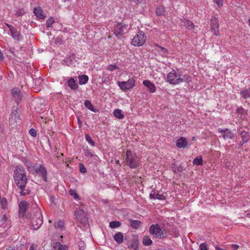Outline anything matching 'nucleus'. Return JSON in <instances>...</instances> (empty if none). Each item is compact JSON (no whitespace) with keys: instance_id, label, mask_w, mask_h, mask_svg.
Instances as JSON below:
<instances>
[{"instance_id":"40","label":"nucleus","mask_w":250,"mask_h":250,"mask_svg":"<svg viewBox=\"0 0 250 250\" xmlns=\"http://www.w3.org/2000/svg\"><path fill=\"white\" fill-rule=\"evenodd\" d=\"M84 154L87 157L92 158L94 155V153L90 149H86L84 150Z\"/></svg>"},{"instance_id":"36","label":"nucleus","mask_w":250,"mask_h":250,"mask_svg":"<svg viewBox=\"0 0 250 250\" xmlns=\"http://www.w3.org/2000/svg\"><path fill=\"white\" fill-rule=\"evenodd\" d=\"M54 22H55V21L54 20V18L52 17L50 18L49 19H48L46 21V27L48 28L51 27V26Z\"/></svg>"},{"instance_id":"30","label":"nucleus","mask_w":250,"mask_h":250,"mask_svg":"<svg viewBox=\"0 0 250 250\" xmlns=\"http://www.w3.org/2000/svg\"><path fill=\"white\" fill-rule=\"evenodd\" d=\"M193 164L197 166H202L203 165V160L201 156L196 157L193 161Z\"/></svg>"},{"instance_id":"51","label":"nucleus","mask_w":250,"mask_h":250,"mask_svg":"<svg viewBox=\"0 0 250 250\" xmlns=\"http://www.w3.org/2000/svg\"><path fill=\"white\" fill-rule=\"evenodd\" d=\"M42 84V80L39 79L35 81V85H37L38 87L40 86Z\"/></svg>"},{"instance_id":"26","label":"nucleus","mask_w":250,"mask_h":250,"mask_svg":"<svg viewBox=\"0 0 250 250\" xmlns=\"http://www.w3.org/2000/svg\"><path fill=\"white\" fill-rule=\"evenodd\" d=\"M79 80L80 84H84L87 82L88 77L85 75H81L79 77Z\"/></svg>"},{"instance_id":"45","label":"nucleus","mask_w":250,"mask_h":250,"mask_svg":"<svg viewBox=\"0 0 250 250\" xmlns=\"http://www.w3.org/2000/svg\"><path fill=\"white\" fill-rule=\"evenodd\" d=\"M154 195V199L164 200L165 199L164 196L162 194H160L159 193H155V195Z\"/></svg>"},{"instance_id":"4","label":"nucleus","mask_w":250,"mask_h":250,"mask_svg":"<svg viewBox=\"0 0 250 250\" xmlns=\"http://www.w3.org/2000/svg\"><path fill=\"white\" fill-rule=\"evenodd\" d=\"M32 225L34 229H38L43 223L42 213L40 209H37L32 217Z\"/></svg>"},{"instance_id":"39","label":"nucleus","mask_w":250,"mask_h":250,"mask_svg":"<svg viewBox=\"0 0 250 250\" xmlns=\"http://www.w3.org/2000/svg\"><path fill=\"white\" fill-rule=\"evenodd\" d=\"M25 14V11L23 9H18L15 10V15L18 16H21Z\"/></svg>"},{"instance_id":"10","label":"nucleus","mask_w":250,"mask_h":250,"mask_svg":"<svg viewBox=\"0 0 250 250\" xmlns=\"http://www.w3.org/2000/svg\"><path fill=\"white\" fill-rule=\"evenodd\" d=\"M19 207L20 217L25 216L27 209L29 207V203L27 201H22L20 203Z\"/></svg>"},{"instance_id":"43","label":"nucleus","mask_w":250,"mask_h":250,"mask_svg":"<svg viewBox=\"0 0 250 250\" xmlns=\"http://www.w3.org/2000/svg\"><path fill=\"white\" fill-rule=\"evenodd\" d=\"M118 66L115 64H110L107 66V69L110 71H113L114 70L117 69Z\"/></svg>"},{"instance_id":"13","label":"nucleus","mask_w":250,"mask_h":250,"mask_svg":"<svg viewBox=\"0 0 250 250\" xmlns=\"http://www.w3.org/2000/svg\"><path fill=\"white\" fill-rule=\"evenodd\" d=\"M210 26L212 31L215 35L219 34V24L216 18H214L211 20Z\"/></svg>"},{"instance_id":"57","label":"nucleus","mask_w":250,"mask_h":250,"mask_svg":"<svg viewBox=\"0 0 250 250\" xmlns=\"http://www.w3.org/2000/svg\"><path fill=\"white\" fill-rule=\"evenodd\" d=\"M155 195V193L154 192H153V193H151L150 194V195H149V197H150V198L151 199H154V196H155V195Z\"/></svg>"},{"instance_id":"5","label":"nucleus","mask_w":250,"mask_h":250,"mask_svg":"<svg viewBox=\"0 0 250 250\" xmlns=\"http://www.w3.org/2000/svg\"><path fill=\"white\" fill-rule=\"evenodd\" d=\"M146 37L142 31L138 32L132 39L131 43L136 46H142L145 42Z\"/></svg>"},{"instance_id":"49","label":"nucleus","mask_w":250,"mask_h":250,"mask_svg":"<svg viewBox=\"0 0 250 250\" xmlns=\"http://www.w3.org/2000/svg\"><path fill=\"white\" fill-rule=\"evenodd\" d=\"M155 46L159 47L161 49V50L163 52V53H164V55L167 52V49L165 48L164 47L160 46L157 44H155Z\"/></svg>"},{"instance_id":"48","label":"nucleus","mask_w":250,"mask_h":250,"mask_svg":"<svg viewBox=\"0 0 250 250\" xmlns=\"http://www.w3.org/2000/svg\"><path fill=\"white\" fill-rule=\"evenodd\" d=\"M29 133L33 137H36L37 136V131L34 128L30 129Z\"/></svg>"},{"instance_id":"23","label":"nucleus","mask_w":250,"mask_h":250,"mask_svg":"<svg viewBox=\"0 0 250 250\" xmlns=\"http://www.w3.org/2000/svg\"><path fill=\"white\" fill-rule=\"evenodd\" d=\"M240 94L244 99L250 98V88L241 91Z\"/></svg>"},{"instance_id":"12","label":"nucleus","mask_w":250,"mask_h":250,"mask_svg":"<svg viewBox=\"0 0 250 250\" xmlns=\"http://www.w3.org/2000/svg\"><path fill=\"white\" fill-rule=\"evenodd\" d=\"M35 171L37 173H39L40 174L45 182H47V170L46 168L42 165H40L39 167H36L35 169Z\"/></svg>"},{"instance_id":"34","label":"nucleus","mask_w":250,"mask_h":250,"mask_svg":"<svg viewBox=\"0 0 250 250\" xmlns=\"http://www.w3.org/2000/svg\"><path fill=\"white\" fill-rule=\"evenodd\" d=\"M121 224L119 221H113L109 223V227L111 228H116L120 227Z\"/></svg>"},{"instance_id":"1","label":"nucleus","mask_w":250,"mask_h":250,"mask_svg":"<svg viewBox=\"0 0 250 250\" xmlns=\"http://www.w3.org/2000/svg\"><path fill=\"white\" fill-rule=\"evenodd\" d=\"M14 182L16 185L21 189L20 194L22 196H26L30 194V191L26 189L27 176L26 172L23 167H18L14 171Z\"/></svg>"},{"instance_id":"35","label":"nucleus","mask_w":250,"mask_h":250,"mask_svg":"<svg viewBox=\"0 0 250 250\" xmlns=\"http://www.w3.org/2000/svg\"><path fill=\"white\" fill-rule=\"evenodd\" d=\"M172 168L175 172H181L183 171V167L181 166H177L173 165Z\"/></svg>"},{"instance_id":"46","label":"nucleus","mask_w":250,"mask_h":250,"mask_svg":"<svg viewBox=\"0 0 250 250\" xmlns=\"http://www.w3.org/2000/svg\"><path fill=\"white\" fill-rule=\"evenodd\" d=\"M199 249L200 250H208L207 245L206 243H202L200 245Z\"/></svg>"},{"instance_id":"31","label":"nucleus","mask_w":250,"mask_h":250,"mask_svg":"<svg viewBox=\"0 0 250 250\" xmlns=\"http://www.w3.org/2000/svg\"><path fill=\"white\" fill-rule=\"evenodd\" d=\"M191 81V78L187 75H184L182 77H181V80L179 81V83L183 82L186 83H189Z\"/></svg>"},{"instance_id":"56","label":"nucleus","mask_w":250,"mask_h":250,"mask_svg":"<svg viewBox=\"0 0 250 250\" xmlns=\"http://www.w3.org/2000/svg\"><path fill=\"white\" fill-rule=\"evenodd\" d=\"M7 219V218L5 215H4L2 218V221L5 222Z\"/></svg>"},{"instance_id":"14","label":"nucleus","mask_w":250,"mask_h":250,"mask_svg":"<svg viewBox=\"0 0 250 250\" xmlns=\"http://www.w3.org/2000/svg\"><path fill=\"white\" fill-rule=\"evenodd\" d=\"M188 146V142L185 137H181L177 141L176 146L178 148H186Z\"/></svg>"},{"instance_id":"59","label":"nucleus","mask_w":250,"mask_h":250,"mask_svg":"<svg viewBox=\"0 0 250 250\" xmlns=\"http://www.w3.org/2000/svg\"><path fill=\"white\" fill-rule=\"evenodd\" d=\"M215 250H226L225 249H223L220 248H219L218 246H216L215 247Z\"/></svg>"},{"instance_id":"50","label":"nucleus","mask_w":250,"mask_h":250,"mask_svg":"<svg viewBox=\"0 0 250 250\" xmlns=\"http://www.w3.org/2000/svg\"><path fill=\"white\" fill-rule=\"evenodd\" d=\"M85 244L83 242H80L79 244V247L80 248V250H83L84 249Z\"/></svg>"},{"instance_id":"64","label":"nucleus","mask_w":250,"mask_h":250,"mask_svg":"<svg viewBox=\"0 0 250 250\" xmlns=\"http://www.w3.org/2000/svg\"><path fill=\"white\" fill-rule=\"evenodd\" d=\"M194 139H195V137H193V138H192V140H194Z\"/></svg>"},{"instance_id":"2","label":"nucleus","mask_w":250,"mask_h":250,"mask_svg":"<svg viewBox=\"0 0 250 250\" xmlns=\"http://www.w3.org/2000/svg\"><path fill=\"white\" fill-rule=\"evenodd\" d=\"M125 163L131 168H136L139 165V158L131 151L127 150L126 152Z\"/></svg>"},{"instance_id":"62","label":"nucleus","mask_w":250,"mask_h":250,"mask_svg":"<svg viewBox=\"0 0 250 250\" xmlns=\"http://www.w3.org/2000/svg\"><path fill=\"white\" fill-rule=\"evenodd\" d=\"M6 250H15L14 249H12L11 248H9L8 249H6Z\"/></svg>"},{"instance_id":"53","label":"nucleus","mask_w":250,"mask_h":250,"mask_svg":"<svg viewBox=\"0 0 250 250\" xmlns=\"http://www.w3.org/2000/svg\"><path fill=\"white\" fill-rule=\"evenodd\" d=\"M109 82V78L108 77H103L102 79V82L104 83H107Z\"/></svg>"},{"instance_id":"20","label":"nucleus","mask_w":250,"mask_h":250,"mask_svg":"<svg viewBox=\"0 0 250 250\" xmlns=\"http://www.w3.org/2000/svg\"><path fill=\"white\" fill-rule=\"evenodd\" d=\"M240 136L242 138V141L241 142V145H242L244 143H247L249 141L250 138V136L248 133L246 131H243L240 134Z\"/></svg>"},{"instance_id":"44","label":"nucleus","mask_w":250,"mask_h":250,"mask_svg":"<svg viewBox=\"0 0 250 250\" xmlns=\"http://www.w3.org/2000/svg\"><path fill=\"white\" fill-rule=\"evenodd\" d=\"M69 193L70 194L73 196V197L75 198V199H78L79 198V196H78V195L77 194V193L75 192V190H72V189H71L69 190Z\"/></svg>"},{"instance_id":"47","label":"nucleus","mask_w":250,"mask_h":250,"mask_svg":"<svg viewBox=\"0 0 250 250\" xmlns=\"http://www.w3.org/2000/svg\"><path fill=\"white\" fill-rule=\"evenodd\" d=\"M214 2L216 3V4L219 7L223 6V0H213Z\"/></svg>"},{"instance_id":"9","label":"nucleus","mask_w":250,"mask_h":250,"mask_svg":"<svg viewBox=\"0 0 250 250\" xmlns=\"http://www.w3.org/2000/svg\"><path fill=\"white\" fill-rule=\"evenodd\" d=\"M128 30V25L124 24L122 23L117 24L115 28V34L116 36H121L127 32Z\"/></svg>"},{"instance_id":"16","label":"nucleus","mask_w":250,"mask_h":250,"mask_svg":"<svg viewBox=\"0 0 250 250\" xmlns=\"http://www.w3.org/2000/svg\"><path fill=\"white\" fill-rule=\"evenodd\" d=\"M219 132L223 134V137L225 139H232L233 137V134L231 131L226 129H222L221 128L218 129Z\"/></svg>"},{"instance_id":"25","label":"nucleus","mask_w":250,"mask_h":250,"mask_svg":"<svg viewBox=\"0 0 250 250\" xmlns=\"http://www.w3.org/2000/svg\"><path fill=\"white\" fill-rule=\"evenodd\" d=\"M114 116L118 119H122L124 118V115L122 113L121 109H117L113 111Z\"/></svg>"},{"instance_id":"15","label":"nucleus","mask_w":250,"mask_h":250,"mask_svg":"<svg viewBox=\"0 0 250 250\" xmlns=\"http://www.w3.org/2000/svg\"><path fill=\"white\" fill-rule=\"evenodd\" d=\"M143 83L147 88V90L150 93H154L156 91L155 85L149 80H144Z\"/></svg>"},{"instance_id":"24","label":"nucleus","mask_w":250,"mask_h":250,"mask_svg":"<svg viewBox=\"0 0 250 250\" xmlns=\"http://www.w3.org/2000/svg\"><path fill=\"white\" fill-rule=\"evenodd\" d=\"M12 38L17 41H19L20 39V33L18 31L16 28H12L10 31Z\"/></svg>"},{"instance_id":"8","label":"nucleus","mask_w":250,"mask_h":250,"mask_svg":"<svg viewBox=\"0 0 250 250\" xmlns=\"http://www.w3.org/2000/svg\"><path fill=\"white\" fill-rule=\"evenodd\" d=\"M75 216L77 219L81 223L85 225L88 222V218L87 214L83 209H80L77 210L75 212Z\"/></svg>"},{"instance_id":"37","label":"nucleus","mask_w":250,"mask_h":250,"mask_svg":"<svg viewBox=\"0 0 250 250\" xmlns=\"http://www.w3.org/2000/svg\"><path fill=\"white\" fill-rule=\"evenodd\" d=\"M165 12L164 8L163 6L159 7L156 9V14L158 16H161L164 14Z\"/></svg>"},{"instance_id":"42","label":"nucleus","mask_w":250,"mask_h":250,"mask_svg":"<svg viewBox=\"0 0 250 250\" xmlns=\"http://www.w3.org/2000/svg\"><path fill=\"white\" fill-rule=\"evenodd\" d=\"M79 166H80V171L81 173H85L86 172V171H87L86 168L83 164L80 163L79 164Z\"/></svg>"},{"instance_id":"55","label":"nucleus","mask_w":250,"mask_h":250,"mask_svg":"<svg viewBox=\"0 0 250 250\" xmlns=\"http://www.w3.org/2000/svg\"><path fill=\"white\" fill-rule=\"evenodd\" d=\"M4 59V56L2 54V53L0 51V61H3Z\"/></svg>"},{"instance_id":"27","label":"nucleus","mask_w":250,"mask_h":250,"mask_svg":"<svg viewBox=\"0 0 250 250\" xmlns=\"http://www.w3.org/2000/svg\"><path fill=\"white\" fill-rule=\"evenodd\" d=\"M129 222L131 227L135 229H137L141 225V222L138 220H130Z\"/></svg>"},{"instance_id":"38","label":"nucleus","mask_w":250,"mask_h":250,"mask_svg":"<svg viewBox=\"0 0 250 250\" xmlns=\"http://www.w3.org/2000/svg\"><path fill=\"white\" fill-rule=\"evenodd\" d=\"M85 139L91 146H95L94 142L92 140L90 136L87 134H85Z\"/></svg>"},{"instance_id":"6","label":"nucleus","mask_w":250,"mask_h":250,"mask_svg":"<svg viewBox=\"0 0 250 250\" xmlns=\"http://www.w3.org/2000/svg\"><path fill=\"white\" fill-rule=\"evenodd\" d=\"M117 84L121 90L125 91L132 89L135 86V81L131 78L126 82H118Z\"/></svg>"},{"instance_id":"7","label":"nucleus","mask_w":250,"mask_h":250,"mask_svg":"<svg viewBox=\"0 0 250 250\" xmlns=\"http://www.w3.org/2000/svg\"><path fill=\"white\" fill-rule=\"evenodd\" d=\"M181 75L176 73L173 70L171 72L168 73L167 75V81L172 84H177L179 83V81L181 80Z\"/></svg>"},{"instance_id":"19","label":"nucleus","mask_w":250,"mask_h":250,"mask_svg":"<svg viewBox=\"0 0 250 250\" xmlns=\"http://www.w3.org/2000/svg\"><path fill=\"white\" fill-rule=\"evenodd\" d=\"M54 250H67L66 245H62L60 242H54L52 244Z\"/></svg>"},{"instance_id":"63","label":"nucleus","mask_w":250,"mask_h":250,"mask_svg":"<svg viewBox=\"0 0 250 250\" xmlns=\"http://www.w3.org/2000/svg\"><path fill=\"white\" fill-rule=\"evenodd\" d=\"M249 26H250V18L249 19Z\"/></svg>"},{"instance_id":"54","label":"nucleus","mask_w":250,"mask_h":250,"mask_svg":"<svg viewBox=\"0 0 250 250\" xmlns=\"http://www.w3.org/2000/svg\"><path fill=\"white\" fill-rule=\"evenodd\" d=\"M231 247L233 250H237L239 249V246L236 244H232Z\"/></svg>"},{"instance_id":"28","label":"nucleus","mask_w":250,"mask_h":250,"mask_svg":"<svg viewBox=\"0 0 250 250\" xmlns=\"http://www.w3.org/2000/svg\"><path fill=\"white\" fill-rule=\"evenodd\" d=\"M84 105L85 107H86L87 109H89L91 111L96 112L95 109L93 107L90 101L88 100H86L84 102Z\"/></svg>"},{"instance_id":"41","label":"nucleus","mask_w":250,"mask_h":250,"mask_svg":"<svg viewBox=\"0 0 250 250\" xmlns=\"http://www.w3.org/2000/svg\"><path fill=\"white\" fill-rule=\"evenodd\" d=\"M236 112L237 113L240 114V115H244L245 114H247L246 111L245 110V109L242 107H239L237 108L236 110Z\"/></svg>"},{"instance_id":"22","label":"nucleus","mask_w":250,"mask_h":250,"mask_svg":"<svg viewBox=\"0 0 250 250\" xmlns=\"http://www.w3.org/2000/svg\"><path fill=\"white\" fill-rule=\"evenodd\" d=\"M114 240L118 243L121 244L123 242L124 236L122 233L118 232L114 236Z\"/></svg>"},{"instance_id":"32","label":"nucleus","mask_w":250,"mask_h":250,"mask_svg":"<svg viewBox=\"0 0 250 250\" xmlns=\"http://www.w3.org/2000/svg\"><path fill=\"white\" fill-rule=\"evenodd\" d=\"M64 223L63 221H59L55 224V227L56 229L60 230H62L64 228Z\"/></svg>"},{"instance_id":"61","label":"nucleus","mask_w":250,"mask_h":250,"mask_svg":"<svg viewBox=\"0 0 250 250\" xmlns=\"http://www.w3.org/2000/svg\"><path fill=\"white\" fill-rule=\"evenodd\" d=\"M29 250H35L34 247L33 245L30 246Z\"/></svg>"},{"instance_id":"17","label":"nucleus","mask_w":250,"mask_h":250,"mask_svg":"<svg viewBox=\"0 0 250 250\" xmlns=\"http://www.w3.org/2000/svg\"><path fill=\"white\" fill-rule=\"evenodd\" d=\"M34 13L38 19H43L46 17L45 14L40 7L35 8Z\"/></svg>"},{"instance_id":"52","label":"nucleus","mask_w":250,"mask_h":250,"mask_svg":"<svg viewBox=\"0 0 250 250\" xmlns=\"http://www.w3.org/2000/svg\"><path fill=\"white\" fill-rule=\"evenodd\" d=\"M130 1L132 2H134L136 4H139V3H141L144 1V0H129Z\"/></svg>"},{"instance_id":"58","label":"nucleus","mask_w":250,"mask_h":250,"mask_svg":"<svg viewBox=\"0 0 250 250\" xmlns=\"http://www.w3.org/2000/svg\"><path fill=\"white\" fill-rule=\"evenodd\" d=\"M7 26L9 27V28L10 29V31H11V30L12 29V28H15V27H14L13 26H12V25H10V24H6Z\"/></svg>"},{"instance_id":"60","label":"nucleus","mask_w":250,"mask_h":250,"mask_svg":"<svg viewBox=\"0 0 250 250\" xmlns=\"http://www.w3.org/2000/svg\"><path fill=\"white\" fill-rule=\"evenodd\" d=\"M18 111L17 110L14 111L12 112V114H11V115L12 116H13V115H16V114L17 113Z\"/></svg>"},{"instance_id":"29","label":"nucleus","mask_w":250,"mask_h":250,"mask_svg":"<svg viewBox=\"0 0 250 250\" xmlns=\"http://www.w3.org/2000/svg\"><path fill=\"white\" fill-rule=\"evenodd\" d=\"M0 203L1 207L2 209H5L8 207V202L5 198H0Z\"/></svg>"},{"instance_id":"3","label":"nucleus","mask_w":250,"mask_h":250,"mask_svg":"<svg viewBox=\"0 0 250 250\" xmlns=\"http://www.w3.org/2000/svg\"><path fill=\"white\" fill-rule=\"evenodd\" d=\"M149 231L151 234L157 238H164L167 235L166 230L161 228L158 224L152 225L150 227Z\"/></svg>"},{"instance_id":"21","label":"nucleus","mask_w":250,"mask_h":250,"mask_svg":"<svg viewBox=\"0 0 250 250\" xmlns=\"http://www.w3.org/2000/svg\"><path fill=\"white\" fill-rule=\"evenodd\" d=\"M68 86L72 90H76L78 88V85L73 78H70L67 82Z\"/></svg>"},{"instance_id":"11","label":"nucleus","mask_w":250,"mask_h":250,"mask_svg":"<svg viewBox=\"0 0 250 250\" xmlns=\"http://www.w3.org/2000/svg\"><path fill=\"white\" fill-rule=\"evenodd\" d=\"M180 25L182 28L188 30H191L194 27L193 23L191 21L185 19L180 20Z\"/></svg>"},{"instance_id":"18","label":"nucleus","mask_w":250,"mask_h":250,"mask_svg":"<svg viewBox=\"0 0 250 250\" xmlns=\"http://www.w3.org/2000/svg\"><path fill=\"white\" fill-rule=\"evenodd\" d=\"M11 94L17 103L21 100V93L18 88H14L12 89Z\"/></svg>"},{"instance_id":"33","label":"nucleus","mask_w":250,"mask_h":250,"mask_svg":"<svg viewBox=\"0 0 250 250\" xmlns=\"http://www.w3.org/2000/svg\"><path fill=\"white\" fill-rule=\"evenodd\" d=\"M151 240L148 236H145L143 239V243L145 246H149L152 244Z\"/></svg>"}]
</instances>
